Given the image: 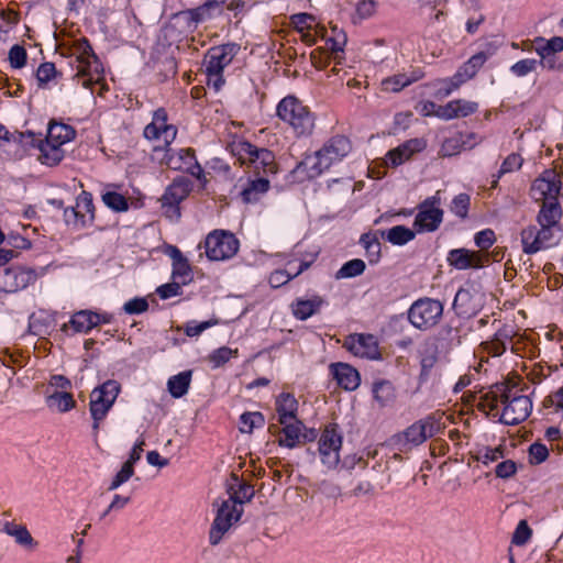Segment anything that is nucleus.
<instances>
[{
  "label": "nucleus",
  "mask_w": 563,
  "mask_h": 563,
  "mask_svg": "<svg viewBox=\"0 0 563 563\" xmlns=\"http://www.w3.org/2000/svg\"><path fill=\"white\" fill-rule=\"evenodd\" d=\"M168 165L174 169H183L194 177L201 179L203 169L196 159L195 151L191 148H181L178 157H170Z\"/></svg>",
  "instance_id": "nucleus-27"
},
{
  "label": "nucleus",
  "mask_w": 563,
  "mask_h": 563,
  "mask_svg": "<svg viewBox=\"0 0 563 563\" xmlns=\"http://www.w3.org/2000/svg\"><path fill=\"white\" fill-rule=\"evenodd\" d=\"M120 391L121 384L115 379H108L91 391L89 410L93 420L92 430L95 433L98 432L100 422L107 417Z\"/></svg>",
  "instance_id": "nucleus-7"
},
{
  "label": "nucleus",
  "mask_w": 563,
  "mask_h": 563,
  "mask_svg": "<svg viewBox=\"0 0 563 563\" xmlns=\"http://www.w3.org/2000/svg\"><path fill=\"white\" fill-rule=\"evenodd\" d=\"M481 308L482 299L476 298V296L470 289L461 288L457 290L453 301V309L459 316H474L479 311Z\"/></svg>",
  "instance_id": "nucleus-26"
},
{
  "label": "nucleus",
  "mask_w": 563,
  "mask_h": 563,
  "mask_svg": "<svg viewBox=\"0 0 563 563\" xmlns=\"http://www.w3.org/2000/svg\"><path fill=\"white\" fill-rule=\"evenodd\" d=\"M522 251L526 254H536L540 251L555 246L563 236L562 227L530 225L521 231Z\"/></svg>",
  "instance_id": "nucleus-8"
},
{
  "label": "nucleus",
  "mask_w": 563,
  "mask_h": 563,
  "mask_svg": "<svg viewBox=\"0 0 563 563\" xmlns=\"http://www.w3.org/2000/svg\"><path fill=\"white\" fill-rule=\"evenodd\" d=\"M265 422L264 416L258 412H244L240 418L241 432L251 433L254 428L263 427Z\"/></svg>",
  "instance_id": "nucleus-48"
},
{
  "label": "nucleus",
  "mask_w": 563,
  "mask_h": 563,
  "mask_svg": "<svg viewBox=\"0 0 563 563\" xmlns=\"http://www.w3.org/2000/svg\"><path fill=\"white\" fill-rule=\"evenodd\" d=\"M134 474V466L131 463H123L121 470L115 474L113 479L111 481L108 490H115L121 485L126 483Z\"/></svg>",
  "instance_id": "nucleus-52"
},
{
  "label": "nucleus",
  "mask_w": 563,
  "mask_h": 563,
  "mask_svg": "<svg viewBox=\"0 0 563 563\" xmlns=\"http://www.w3.org/2000/svg\"><path fill=\"white\" fill-rule=\"evenodd\" d=\"M471 197L467 194H459L451 202L450 210L461 219H465L468 213Z\"/></svg>",
  "instance_id": "nucleus-50"
},
{
  "label": "nucleus",
  "mask_w": 563,
  "mask_h": 563,
  "mask_svg": "<svg viewBox=\"0 0 563 563\" xmlns=\"http://www.w3.org/2000/svg\"><path fill=\"white\" fill-rule=\"evenodd\" d=\"M360 243L363 245L366 252V256L371 264H375L380 257V242L376 234L364 233L360 239Z\"/></svg>",
  "instance_id": "nucleus-46"
},
{
  "label": "nucleus",
  "mask_w": 563,
  "mask_h": 563,
  "mask_svg": "<svg viewBox=\"0 0 563 563\" xmlns=\"http://www.w3.org/2000/svg\"><path fill=\"white\" fill-rule=\"evenodd\" d=\"M101 322H109V318L107 316H100L88 310H81L71 317L69 324L75 330V332L87 333Z\"/></svg>",
  "instance_id": "nucleus-32"
},
{
  "label": "nucleus",
  "mask_w": 563,
  "mask_h": 563,
  "mask_svg": "<svg viewBox=\"0 0 563 563\" xmlns=\"http://www.w3.org/2000/svg\"><path fill=\"white\" fill-rule=\"evenodd\" d=\"M478 104L473 101L456 99L448 102L440 109L439 118L442 120H452L455 118H465L475 113Z\"/></svg>",
  "instance_id": "nucleus-28"
},
{
  "label": "nucleus",
  "mask_w": 563,
  "mask_h": 563,
  "mask_svg": "<svg viewBox=\"0 0 563 563\" xmlns=\"http://www.w3.org/2000/svg\"><path fill=\"white\" fill-rule=\"evenodd\" d=\"M352 150L350 140L344 135H335L328 140L313 155L302 162L309 177H318L333 164L341 162Z\"/></svg>",
  "instance_id": "nucleus-2"
},
{
  "label": "nucleus",
  "mask_w": 563,
  "mask_h": 563,
  "mask_svg": "<svg viewBox=\"0 0 563 563\" xmlns=\"http://www.w3.org/2000/svg\"><path fill=\"white\" fill-rule=\"evenodd\" d=\"M277 115L291 125L297 135H309L314 128V117L298 98L287 96L277 106Z\"/></svg>",
  "instance_id": "nucleus-6"
},
{
  "label": "nucleus",
  "mask_w": 563,
  "mask_h": 563,
  "mask_svg": "<svg viewBox=\"0 0 563 563\" xmlns=\"http://www.w3.org/2000/svg\"><path fill=\"white\" fill-rule=\"evenodd\" d=\"M562 209L558 200L542 202L541 210L537 217L539 225L561 227L560 219Z\"/></svg>",
  "instance_id": "nucleus-36"
},
{
  "label": "nucleus",
  "mask_w": 563,
  "mask_h": 563,
  "mask_svg": "<svg viewBox=\"0 0 563 563\" xmlns=\"http://www.w3.org/2000/svg\"><path fill=\"white\" fill-rule=\"evenodd\" d=\"M365 262L360 258L351 260L342 265V267L335 273L336 279L353 278L360 276L365 271Z\"/></svg>",
  "instance_id": "nucleus-47"
},
{
  "label": "nucleus",
  "mask_w": 563,
  "mask_h": 563,
  "mask_svg": "<svg viewBox=\"0 0 563 563\" xmlns=\"http://www.w3.org/2000/svg\"><path fill=\"white\" fill-rule=\"evenodd\" d=\"M240 242L233 233L224 230H214L203 242L206 255L210 261H225L233 257L239 251Z\"/></svg>",
  "instance_id": "nucleus-10"
},
{
  "label": "nucleus",
  "mask_w": 563,
  "mask_h": 563,
  "mask_svg": "<svg viewBox=\"0 0 563 563\" xmlns=\"http://www.w3.org/2000/svg\"><path fill=\"white\" fill-rule=\"evenodd\" d=\"M0 531L12 537L16 544L27 551H34L38 548V542L32 537L24 525H18L9 520H0Z\"/></svg>",
  "instance_id": "nucleus-21"
},
{
  "label": "nucleus",
  "mask_w": 563,
  "mask_h": 563,
  "mask_svg": "<svg viewBox=\"0 0 563 563\" xmlns=\"http://www.w3.org/2000/svg\"><path fill=\"white\" fill-rule=\"evenodd\" d=\"M291 23L299 31L310 30L316 24V19L308 13H298L291 16Z\"/></svg>",
  "instance_id": "nucleus-60"
},
{
  "label": "nucleus",
  "mask_w": 563,
  "mask_h": 563,
  "mask_svg": "<svg viewBox=\"0 0 563 563\" xmlns=\"http://www.w3.org/2000/svg\"><path fill=\"white\" fill-rule=\"evenodd\" d=\"M148 303L144 298H134L124 303L123 309L129 314H139L146 311Z\"/></svg>",
  "instance_id": "nucleus-63"
},
{
  "label": "nucleus",
  "mask_w": 563,
  "mask_h": 563,
  "mask_svg": "<svg viewBox=\"0 0 563 563\" xmlns=\"http://www.w3.org/2000/svg\"><path fill=\"white\" fill-rule=\"evenodd\" d=\"M333 35L327 38L328 48L333 53L343 51V46L346 43V35L343 31H339L336 27L332 29Z\"/></svg>",
  "instance_id": "nucleus-58"
},
{
  "label": "nucleus",
  "mask_w": 563,
  "mask_h": 563,
  "mask_svg": "<svg viewBox=\"0 0 563 563\" xmlns=\"http://www.w3.org/2000/svg\"><path fill=\"white\" fill-rule=\"evenodd\" d=\"M322 303L323 300L319 296H313L310 299H297L291 305L292 313L299 320H307L319 311Z\"/></svg>",
  "instance_id": "nucleus-37"
},
{
  "label": "nucleus",
  "mask_w": 563,
  "mask_h": 563,
  "mask_svg": "<svg viewBox=\"0 0 563 563\" xmlns=\"http://www.w3.org/2000/svg\"><path fill=\"white\" fill-rule=\"evenodd\" d=\"M440 203L439 191L422 201L418 207L415 227H418L420 231H435L443 220V210L439 208Z\"/></svg>",
  "instance_id": "nucleus-13"
},
{
  "label": "nucleus",
  "mask_w": 563,
  "mask_h": 563,
  "mask_svg": "<svg viewBox=\"0 0 563 563\" xmlns=\"http://www.w3.org/2000/svg\"><path fill=\"white\" fill-rule=\"evenodd\" d=\"M532 530L526 520H520L512 536V543L517 545L525 544L531 537Z\"/></svg>",
  "instance_id": "nucleus-59"
},
{
  "label": "nucleus",
  "mask_w": 563,
  "mask_h": 563,
  "mask_svg": "<svg viewBox=\"0 0 563 563\" xmlns=\"http://www.w3.org/2000/svg\"><path fill=\"white\" fill-rule=\"evenodd\" d=\"M343 346L355 356L371 360L379 356L377 340L373 334H351L345 339Z\"/></svg>",
  "instance_id": "nucleus-19"
},
{
  "label": "nucleus",
  "mask_w": 563,
  "mask_h": 563,
  "mask_svg": "<svg viewBox=\"0 0 563 563\" xmlns=\"http://www.w3.org/2000/svg\"><path fill=\"white\" fill-rule=\"evenodd\" d=\"M538 68L537 59L534 58H525L520 59L514 65L510 66V71L516 77H525L530 73L536 71Z\"/></svg>",
  "instance_id": "nucleus-51"
},
{
  "label": "nucleus",
  "mask_w": 563,
  "mask_h": 563,
  "mask_svg": "<svg viewBox=\"0 0 563 563\" xmlns=\"http://www.w3.org/2000/svg\"><path fill=\"white\" fill-rule=\"evenodd\" d=\"M225 2H228V0H207L196 9L177 13L174 16L175 23L186 25L188 30H195L198 23L212 18L216 13H219L221 11V7Z\"/></svg>",
  "instance_id": "nucleus-15"
},
{
  "label": "nucleus",
  "mask_w": 563,
  "mask_h": 563,
  "mask_svg": "<svg viewBox=\"0 0 563 563\" xmlns=\"http://www.w3.org/2000/svg\"><path fill=\"white\" fill-rule=\"evenodd\" d=\"M177 129L167 124V113L164 109L154 112L153 121L144 129V136L147 140L157 141L159 144L155 148L168 146L176 137Z\"/></svg>",
  "instance_id": "nucleus-14"
},
{
  "label": "nucleus",
  "mask_w": 563,
  "mask_h": 563,
  "mask_svg": "<svg viewBox=\"0 0 563 563\" xmlns=\"http://www.w3.org/2000/svg\"><path fill=\"white\" fill-rule=\"evenodd\" d=\"M191 188L190 179L185 176H179L173 180L162 197V207L165 209L166 217L170 220H178L180 218L178 205L187 198Z\"/></svg>",
  "instance_id": "nucleus-12"
},
{
  "label": "nucleus",
  "mask_w": 563,
  "mask_h": 563,
  "mask_svg": "<svg viewBox=\"0 0 563 563\" xmlns=\"http://www.w3.org/2000/svg\"><path fill=\"white\" fill-rule=\"evenodd\" d=\"M190 379V371L181 372L172 376L167 382L168 391L175 398L183 397L188 391Z\"/></svg>",
  "instance_id": "nucleus-42"
},
{
  "label": "nucleus",
  "mask_w": 563,
  "mask_h": 563,
  "mask_svg": "<svg viewBox=\"0 0 563 563\" xmlns=\"http://www.w3.org/2000/svg\"><path fill=\"white\" fill-rule=\"evenodd\" d=\"M423 76V73L419 69H409L407 71L389 76L382 80L380 87L383 91L387 92H399L404 88L418 81Z\"/></svg>",
  "instance_id": "nucleus-24"
},
{
  "label": "nucleus",
  "mask_w": 563,
  "mask_h": 563,
  "mask_svg": "<svg viewBox=\"0 0 563 563\" xmlns=\"http://www.w3.org/2000/svg\"><path fill=\"white\" fill-rule=\"evenodd\" d=\"M493 55V52H479L470 57L454 74L455 76V87H460L467 80L475 77L477 71L482 68L485 62Z\"/></svg>",
  "instance_id": "nucleus-25"
},
{
  "label": "nucleus",
  "mask_w": 563,
  "mask_h": 563,
  "mask_svg": "<svg viewBox=\"0 0 563 563\" xmlns=\"http://www.w3.org/2000/svg\"><path fill=\"white\" fill-rule=\"evenodd\" d=\"M269 188V180L265 176L250 180L247 186L242 190L241 196L244 202H254L260 196L265 194Z\"/></svg>",
  "instance_id": "nucleus-39"
},
{
  "label": "nucleus",
  "mask_w": 563,
  "mask_h": 563,
  "mask_svg": "<svg viewBox=\"0 0 563 563\" xmlns=\"http://www.w3.org/2000/svg\"><path fill=\"white\" fill-rule=\"evenodd\" d=\"M495 242V233L490 229L483 230L475 235V243L481 250H488Z\"/></svg>",
  "instance_id": "nucleus-64"
},
{
  "label": "nucleus",
  "mask_w": 563,
  "mask_h": 563,
  "mask_svg": "<svg viewBox=\"0 0 563 563\" xmlns=\"http://www.w3.org/2000/svg\"><path fill=\"white\" fill-rule=\"evenodd\" d=\"M330 369L338 385L343 389L352 391L360 386V373L351 365L335 363L330 365Z\"/></svg>",
  "instance_id": "nucleus-23"
},
{
  "label": "nucleus",
  "mask_w": 563,
  "mask_h": 563,
  "mask_svg": "<svg viewBox=\"0 0 563 563\" xmlns=\"http://www.w3.org/2000/svg\"><path fill=\"white\" fill-rule=\"evenodd\" d=\"M102 200L107 207L117 212L126 211L129 208L125 197L115 191H108L103 194Z\"/></svg>",
  "instance_id": "nucleus-49"
},
{
  "label": "nucleus",
  "mask_w": 563,
  "mask_h": 563,
  "mask_svg": "<svg viewBox=\"0 0 563 563\" xmlns=\"http://www.w3.org/2000/svg\"><path fill=\"white\" fill-rule=\"evenodd\" d=\"M443 429L441 418L430 415L391 437L390 444L399 452L407 453Z\"/></svg>",
  "instance_id": "nucleus-3"
},
{
  "label": "nucleus",
  "mask_w": 563,
  "mask_h": 563,
  "mask_svg": "<svg viewBox=\"0 0 563 563\" xmlns=\"http://www.w3.org/2000/svg\"><path fill=\"white\" fill-rule=\"evenodd\" d=\"M239 51L240 46L235 43H227L208 49L202 66L209 88L218 92L223 87L225 82L223 69L232 63Z\"/></svg>",
  "instance_id": "nucleus-4"
},
{
  "label": "nucleus",
  "mask_w": 563,
  "mask_h": 563,
  "mask_svg": "<svg viewBox=\"0 0 563 563\" xmlns=\"http://www.w3.org/2000/svg\"><path fill=\"white\" fill-rule=\"evenodd\" d=\"M442 314V302L428 297L416 300L407 312L409 322L421 331H427L437 325Z\"/></svg>",
  "instance_id": "nucleus-9"
},
{
  "label": "nucleus",
  "mask_w": 563,
  "mask_h": 563,
  "mask_svg": "<svg viewBox=\"0 0 563 563\" xmlns=\"http://www.w3.org/2000/svg\"><path fill=\"white\" fill-rule=\"evenodd\" d=\"M7 276H12L15 280L14 285H11L8 289H5L9 292H13L16 291L19 288L26 287L29 280L33 277L31 273L24 271H7Z\"/></svg>",
  "instance_id": "nucleus-56"
},
{
  "label": "nucleus",
  "mask_w": 563,
  "mask_h": 563,
  "mask_svg": "<svg viewBox=\"0 0 563 563\" xmlns=\"http://www.w3.org/2000/svg\"><path fill=\"white\" fill-rule=\"evenodd\" d=\"M483 401L490 410L496 409L500 401L504 405L500 422L508 426L519 424L525 421L532 410L530 397L520 395L519 389L509 383L496 384L493 389L484 396Z\"/></svg>",
  "instance_id": "nucleus-1"
},
{
  "label": "nucleus",
  "mask_w": 563,
  "mask_h": 563,
  "mask_svg": "<svg viewBox=\"0 0 563 563\" xmlns=\"http://www.w3.org/2000/svg\"><path fill=\"white\" fill-rule=\"evenodd\" d=\"M373 395L380 407L391 402L395 398V389L389 380H377L373 384Z\"/></svg>",
  "instance_id": "nucleus-44"
},
{
  "label": "nucleus",
  "mask_w": 563,
  "mask_h": 563,
  "mask_svg": "<svg viewBox=\"0 0 563 563\" xmlns=\"http://www.w3.org/2000/svg\"><path fill=\"white\" fill-rule=\"evenodd\" d=\"M236 355L238 350H232L228 346H222L213 351L210 354L209 360L213 364V367H219L224 365L231 357H234Z\"/></svg>",
  "instance_id": "nucleus-53"
},
{
  "label": "nucleus",
  "mask_w": 563,
  "mask_h": 563,
  "mask_svg": "<svg viewBox=\"0 0 563 563\" xmlns=\"http://www.w3.org/2000/svg\"><path fill=\"white\" fill-rule=\"evenodd\" d=\"M561 190L560 175L553 170L548 169L537 178L531 186V196L536 201H551L558 200Z\"/></svg>",
  "instance_id": "nucleus-18"
},
{
  "label": "nucleus",
  "mask_w": 563,
  "mask_h": 563,
  "mask_svg": "<svg viewBox=\"0 0 563 563\" xmlns=\"http://www.w3.org/2000/svg\"><path fill=\"white\" fill-rule=\"evenodd\" d=\"M448 261L457 269L478 268L482 266V255L466 249L450 251Z\"/></svg>",
  "instance_id": "nucleus-30"
},
{
  "label": "nucleus",
  "mask_w": 563,
  "mask_h": 563,
  "mask_svg": "<svg viewBox=\"0 0 563 563\" xmlns=\"http://www.w3.org/2000/svg\"><path fill=\"white\" fill-rule=\"evenodd\" d=\"M225 2H228V0H207L196 9L177 13L174 16L175 23L186 25L188 30H195L198 23L212 18L216 13H219L221 11V7Z\"/></svg>",
  "instance_id": "nucleus-16"
},
{
  "label": "nucleus",
  "mask_w": 563,
  "mask_h": 563,
  "mask_svg": "<svg viewBox=\"0 0 563 563\" xmlns=\"http://www.w3.org/2000/svg\"><path fill=\"white\" fill-rule=\"evenodd\" d=\"M40 150L37 159L41 164L48 167L57 166L65 156V151L62 146L51 143L48 140L38 137L36 146Z\"/></svg>",
  "instance_id": "nucleus-31"
},
{
  "label": "nucleus",
  "mask_w": 563,
  "mask_h": 563,
  "mask_svg": "<svg viewBox=\"0 0 563 563\" xmlns=\"http://www.w3.org/2000/svg\"><path fill=\"white\" fill-rule=\"evenodd\" d=\"M75 210L82 214L81 227L92 222L95 219V207L91 194L82 191L76 199Z\"/></svg>",
  "instance_id": "nucleus-41"
},
{
  "label": "nucleus",
  "mask_w": 563,
  "mask_h": 563,
  "mask_svg": "<svg viewBox=\"0 0 563 563\" xmlns=\"http://www.w3.org/2000/svg\"><path fill=\"white\" fill-rule=\"evenodd\" d=\"M276 411L278 413L279 423H285L287 420L297 419L298 401L290 393H282L276 398Z\"/></svg>",
  "instance_id": "nucleus-34"
},
{
  "label": "nucleus",
  "mask_w": 563,
  "mask_h": 563,
  "mask_svg": "<svg viewBox=\"0 0 563 563\" xmlns=\"http://www.w3.org/2000/svg\"><path fill=\"white\" fill-rule=\"evenodd\" d=\"M47 406L59 412L69 411L75 407L73 395L67 391H54L46 398Z\"/></svg>",
  "instance_id": "nucleus-43"
},
{
  "label": "nucleus",
  "mask_w": 563,
  "mask_h": 563,
  "mask_svg": "<svg viewBox=\"0 0 563 563\" xmlns=\"http://www.w3.org/2000/svg\"><path fill=\"white\" fill-rule=\"evenodd\" d=\"M75 135L76 131L73 126L62 122L51 121L47 128L46 140L63 147V145L70 142Z\"/></svg>",
  "instance_id": "nucleus-35"
},
{
  "label": "nucleus",
  "mask_w": 563,
  "mask_h": 563,
  "mask_svg": "<svg viewBox=\"0 0 563 563\" xmlns=\"http://www.w3.org/2000/svg\"><path fill=\"white\" fill-rule=\"evenodd\" d=\"M40 136L33 132H11L8 142V152L12 153L15 158H22L29 147H35Z\"/></svg>",
  "instance_id": "nucleus-29"
},
{
  "label": "nucleus",
  "mask_w": 563,
  "mask_h": 563,
  "mask_svg": "<svg viewBox=\"0 0 563 563\" xmlns=\"http://www.w3.org/2000/svg\"><path fill=\"white\" fill-rule=\"evenodd\" d=\"M76 52L79 63L82 64L85 68L98 71L100 64L87 38L84 37L77 42Z\"/></svg>",
  "instance_id": "nucleus-38"
},
{
  "label": "nucleus",
  "mask_w": 563,
  "mask_h": 563,
  "mask_svg": "<svg viewBox=\"0 0 563 563\" xmlns=\"http://www.w3.org/2000/svg\"><path fill=\"white\" fill-rule=\"evenodd\" d=\"M523 159L522 157L517 153H511L508 155L498 172V178H500L503 175L512 173L515 170H518L522 166Z\"/></svg>",
  "instance_id": "nucleus-54"
},
{
  "label": "nucleus",
  "mask_w": 563,
  "mask_h": 563,
  "mask_svg": "<svg viewBox=\"0 0 563 563\" xmlns=\"http://www.w3.org/2000/svg\"><path fill=\"white\" fill-rule=\"evenodd\" d=\"M218 323V320H208L200 323L188 322L185 325V333L188 336H197L201 334L205 330Z\"/></svg>",
  "instance_id": "nucleus-62"
},
{
  "label": "nucleus",
  "mask_w": 563,
  "mask_h": 563,
  "mask_svg": "<svg viewBox=\"0 0 563 563\" xmlns=\"http://www.w3.org/2000/svg\"><path fill=\"white\" fill-rule=\"evenodd\" d=\"M231 152L242 165H247L257 175L267 177L277 173L275 155L267 148H258L246 141H236L231 144Z\"/></svg>",
  "instance_id": "nucleus-5"
},
{
  "label": "nucleus",
  "mask_w": 563,
  "mask_h": 563,
  "mask_svg": "<svg viewBox=\"0 0 563 563\" xmlns=\"http://www.w3.org/2000/svg\"><path fill=\"white\" fill-rule=\"evenodd\" d=\"M56 75V68L53 63H43L36 71V78L40 85L47 84Z\"/></svg>",
  "instance_id": "nucleus-61"
},
{
  "label": "nucleus",
  "mask_w": 563,
  "mask_h": 563,
  "mask_svg": "<svg viewBox=\"0 0 563 563\" xmlns=\"http://www.w3.org/2000/svg\"><path fill=\"white\" fill-rule=\"evenodd\" d=\"M534 52L540 57L539 60L537 59L538 67L540 66L541 68L547 69V70H561L562 69V64H560L558 62V57L555 54H550V53L541 52V51H534Z\"/></svg>",
  "instance_id": "nucleus-55"
},
{
  "label": "nucleus",
  "mask_w": 563,
  "mask_h": 563,
  "mask_svg": "<svg viewBox=\"0 0 563 563\" xmlns=\"http://www.w3.org/2000/svg\"><path fill=\"white\" fill-rule=\"evenodd\" d=\"M9 62L13 68H22L26 63L25 48L20 45H13L9 51Z\"/></svg>",
  "instance_id": "nucleus-57"
},
{
  "label": "nucleus",
  "mask_w": 563,
  "mask_h": 563,
  "mask_svg": "<svg viewBox=\"0 0 563 563\" xmlns=\"http://www.w3.org/2000/svg\"><path fill=\"white\" fill-rule=\"evenodd\" d=\"M165 253L173 262V279L178 280L183 285H187L192 279V271L188 260L183 255L177 246L168 245Z\"/></svg>",
  "instance_id": "nucleus-22"
},
{
  "label": "nucleus",
  "mask_w": 563,
  "mask_h": 563,
  "mask_svg": "<svg viewBox=\"0 0 563 563\" xmlns=\"http://www.w3.org/2000/svg\"><path fill=\"white\" fill-rule=\"evenodd\" d=\"M280 424L283 426V437L278 440L279 445L292 449L301 444L300 435L301 431L305 429V424L300 420L291 419Z\"/></svg>",
  "instance_id": "nucleus-33"
},
{
  "label": "nucleus",
  "mask_w": 563,
  "mask_h": 563,
  "mask_svg": "<svg viewBox=\"0 0 563 563\" xmlns=\"http://www.w3.org/2000/svg\"><path fill=\"white\" fill-rule=\"evenodd\" d=\"M342 445V437L335 424L325 427L319 440V453L321 461L329 468L335 467L340 461L339 451Z\"/></svg>",
  "instance_id": "nucleus-17"
},
{
  "label": "nucleus",
  "mask_w": 563,
  "mask_h": 563,
  "mask_svg": "<svg viewBox=\"0 0 563 563\" xmlns=\"http://www.w3.org/2000/svg\"><path fill=\"white\" fill-rule=\"evenodd\" d=\"M426 147V142L421 139H410L399 146L387 152L385 165L387 167H397L409 161L416 153Z\"/></svg>",
  "instance_id": "nucleus-20"
},
{
  "label": "nucleus",
  "mask_w": 563,
  "mask_h": 563,
  "mask_svg": "<svg viewBox=\"0 0 563 563\" xmlns=\"http://www.w3.org/2000/svg\"><path fill=\"white\" fill-rule=\"evenodd\" d=\"M214 504L218 506V510L209 531V542L212 545L219 544L232 522L238 521L241 517V510L234 507L233 500L223 499L220 504L218 501Z\"/></svg>",
  "instance_id": "nucleus-11"
},
{
  "label": "nucleus",
  "mask_w": 563,
  "mask_h": 563,
  "mask_svg": "<svg viewBox=\"0 0 563 563\" xmlns=\"http://www.w3.org/2000/svg\"><path fill=\"white\" fill-rule=\"evenodd\" d=\"M380 235L393 245H405L415 239L416 233L405 225H395L387 231H380Z\"/></svg>",
  "instance_id": "nucleus-40"
},
{
  "label": "nucleus",
  "mask_w": 563,
  "mask_h": 563,
  "mask_svg": "<svg viewBox=\"0 0 563 563\" xmlns=\"http://www.w3.org/2000/svg\"><path fill=\"white\" fill-rule=\"evenodd\" d=\"M233 479L235 482V485L239 486V488L235 490L234 486L231 485L229 487L230 497L228 499L233 500L234 507H236V505H242L252 499V497L254 496V488L250 484L240 483L236 476H234Z\"/></svg>",
  "instance_id": "nucleus-45"
}]
</instances>
